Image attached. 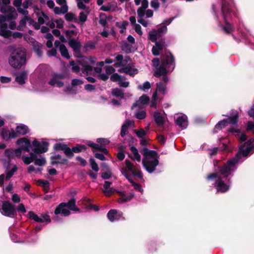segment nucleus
Segmentation results:
<instances>
[{
    "label": "nucleus",
    "instance_id": "obj_1",
    "mask_svg": "<svg viewBox=\"0 0 254 254\" xmlns=\"http://www.w3.org/2000/svg\"><path fill=\"white\" fill-rule=\"evenodd\" d=\"M254 139L251 138L245 142L241 145L235 157L228 160L223 166H218V173L211 174L207 176L208 180L215 181L217 191L225 192L229 190L231 183L229 176L236 170L238 164L244 161L243 157L254 152Z\"/></svg>",
    "mask_w": 254,
    "mask_h": 254
},
{
    "label": "nucleus",
    "instance_id": "obj_2",
    "mask_svg": "<svg viewBox=\"0 0 254 254\" xmlns=\"http://www.w3.org/2000/svg\"><path fill=\"white\" fill-rule=\"evenodd\" d=\"M175 68V60L173 55L168 53L165 56V59L159 67H157L154 75L155 77H159L163 76L162 80L157 83V88L152 95L150 107L157 108V104L161 101L162 97L160 94L165 95L167 93V84L168 81V77L166 75L167 72H172Z\"/></svg>",
    "mask_w": 254,
    "mask_h": 254
},
{
    "label": "nucleus",
    "instance_id": "obj_3",
    "mask_svg": "<svg viewBox=\"0 0 254 254\" xmlns=\"http://www.w3.org/2000/svg\"><path fill=\"white\" fill-rule=\"evenodd\" d=\"M10 0H0V10L5 15H0V35L4 37L11 36V32L7 30V21L15 19L17 13L15 8L9 5Z\"/></svg>",
    "mask_w": 254,
    "mask_h": 254
},
{
    "label": "nucleus",
    "instance_id": "obj_4",
    "mask_svg": "<svg viewBox=\"0 0 254 254\" xmlns=\"http://www.w3.org/2000/svg\"><path fill=\"white\" fill-rule=\"evenodd\" d=\"M234 14L232 3L228 2V0H222L220 15L216 13V18L219 26L226 33H230L233 30L229 20Z\"/></svg>",
    "mask_w": 254,
    "mask_h": 254
},
{
    "label": "nucleus",
    "instance_id": "obj_5",
    "mask_svg": "<svg viewBox=\"0 0 254 254\" xmlns=\"http://www.w3.org/2000/svg\"><path fill=\"white\" fill-rule=\"evenodd\" d=\"M144 156L142 164L149 173H152L155 170L156 167L159 164V156L154 150H150L144 147L141 150Z\"/></svg>",
    "mask_w": 254,
    "mask_h": 254
},
{
    "label": "nucleus",
    "instance_id": "obj_6",
    "mask_svg": "<svg viewBox=\"0 0 254 254\" xmlns=\"http://www.w3.org/2000/svg\"><path fill=\"white\" fill-rule=\"evenodd\" d=\"M49 143L45 141H38L34 139L32 141V146L33 147L32 151L29 153V155H23L22 156V160L26 165H29L33 162V159L35 157V154H40L47 151Z\"/></svg>",
    "mask_w": 254,
    "mask_h": 254
},
{
    "label": "nucleus",
    "instance_id": "obj_7",
    "mask_svg": "<svg viewBox=\"0 0 254 254\" xmlns=\"http://www.w3.org/2000/svg\"><path fill=\"white\" fill-rule=\"evenodd\" d=\"M126 168L122 170L123 174L132 184L135 190L142 192L143 189L141 186L139 184L134 183L132 179V177H136L139 179L142 178L140 170L138 168L134 167L130 161L127 160L126 161Z\"/></svg>",
    "mask_w": 254,
    "mask_h": 254
},
{
    "label": "nucleus",
    "instance_id": "obj_8",
    "mask_svg": "<svg viewBox=\"0 0 254 254\" xmlns=\"http://www.w3.org/2000/svg\"><path fill=\"white\" fill-rule=\"evenodd\" d=\"M95 64V61L93 58H83L74 63L73 61L70 62L72 66V69L74 72L79 74H88L92 71V67Z\"/></svg>",
    "mask_w": 254,
    "mask_h": 254
},
{
    "label": "nucleus",
    "instance_id": "obj_9",
    "mask_svg": "<svg viewBox=\"0 0 254 254\" xmlns=\"http://www.w3.org/2000/svg\"><path fill=\"white\" fill-rule=\"evenodd\" d=\"M8 63L13 67L20 68L26 63V55L24 49L17 48L14 50L8 58Z\"/></svg>",
    "mask_w": 254,
    "mask_h": 254
},
{
    "label": "nucleus",
    "instance_id": "obj_10",
    "mask_svg": "<svg viewBox=\"0 0 254 254\" xmlns=\"http://www.w3.org/2000/svg\"><path fill=\"white\" fill-rule=\"evenodd\" d=\"M129 58L126 57L124 59L122 55H117L116 57L117 62L114 64L116 67L121 66L119 71L122 73H125L130 76H134L138 72V70L134 68L129 64H127Z\"/></svg>",
    "mask_w": 254,
    "mask_h": 254
},
{
    "label": "nucleus",
    "instance_id": "obj_11",
    "mask_svg": "<svg viewBox=\"0 0 254 254\" xmlns=\"http://www.w3.org/2000/svg\"><path fill=\"white\" fill-rule=\"evenodd\" d=\"M69 210L79 211V209L75 205L74 198L70 199L67 202L60 203L55 209V213L56 215L61 214L64 216H67L70 214Z\"/></svg>",
    "mask_w": 254,
    "mask_h": 254
},
{
    "label": "nucleus",
    "instance_id": "obj_12",
    "mask_svg": "<svg viewBox=\"0 0 254 254\" xmlns=\"http://www.w3.org/2000/svg\"><path fill=\"white\" fill-rule=\"evenodd\" d=\"M35 12L36 13L38 23H37L40 26V24H45L50 28L55 27V23L51 22V18L48 15L41 11L37 7L35 8Z\"/></svg>",
    "mask_w": 254,
    "mask_h": 254
},
{
    "label": "nucleus",
    "instance_id": "obj_13",
    "mask_svg": "<svg viewBox=\"0 0 254 254\" xmlns=\"http://www.w3.org/2000/svg\"><path fill=\"white\" fill-rule=\"evenodd\" d=\"M78 7L83 10L81 11L79 15V22L83 23L86 21L87 15L89 13V8L87 7L84 3H87L89 2L90 0H76Z\"/></svg>",
    "mask_w": 254,
    "mask_h": 254
},
{
    "label": "nucleus",
    "instance_id": "obj_14",
    "mask_svg": "<svg viewBox=\"0 0 254 254\" xmlns=\"http://www.w3.org/2000/svg\"><path fill=\"white\" fill-rule=\"evenodd\" d=\"M238 113L236 111L234 114L227 119H224L219 121L215 126V129H221L224 128L227 124H230L232 125H237L238 123Z\"/></svg>",
    "mask_w": 254,
    "mask_h": 254
},
{
    "label": "nucleus",
    "instance_id": "obj_15",
    "mask_svg": "<svg viewBox=\"0 0 254 254\" xmlns=\"http://www.w3.org/2000/svg\"><path fill=\"white\" fill-rule=\"evenodd\" d=\"M167 31V28L163 26L157 30H153L149 32L148 38L152 42H156L157 39L165 34Z\"/></svg>",
    "mask_w": 254,
    "mask_h": 254
},
{
    "label": "nucleus",
    "instance_id": "obj_16",
    "mask_svg": "<svg viewBox=\"0 0 254 254\" xmlns=\"http://www.w3.org/2000/svg\"><path fill=\"white\" fill-rule=\"evenodd\" d=\"M167 31V28L163 26L157 30H153L149 32L148 38L152 42H156L157 39L165 34Z\"/></svg>",
    "mask_w": 254,
    "mask_h": 254
},
{
    "label": "nucleus",
    "instance_id": "obj_17",
    "mask_svg": "<svg viewBox=\"0 0 254 254\" xmlns=\"http://www.w3.org/2000/svg\"><path fill=\"white\" fill-rule=\"evenodd\" d=\"M148 2H147L144 0L142 1V6L139 7L137 10L138 18L137 21L144 27H147L148 24V21L143 19L144 16V10L148 7Z\"/></svg>",
    "mask_w": 254,
    "mask_h": 254
},
{
    "label": "nucleus",
    "instance_id": "obj_18",
    "mask_svg": "<svg viewBox=\"0 0 254 254\" xmlns=\"http://www.w3.org/2000/svg\"><path fill=\"white\" fill-rule=\"evenodd\" d=\"M64 74L54 73L52 74L48 84L52 86L61 87L64 85V83L61 80L64 78Z\"/></svg>",
    "mask_w": 254,
    "mask_h": 254
},
{
    "label": "nucleus",
    "instance_id": "obj_19",
    "mask_svg": "<svg viewBox=\"0 0 254 254\" xmlns=\"http://www.w3.org/2000/svg\"><path fill=\"white\" fill-rule=\"evenodd\" d=\"M24 15V17L20 21L19 24L17 27V30H23L26 23H28L29 25H32L35 29H40V26L36 22H35L29 16H27V15Z\"/></svg>",
    "mask_w": 254,
    "mask_h": 254
},
{
    "label": "nucleus",
    "instance_id": "obj_20",
    "mask_svg": "<svg viewBox=\"0 0 254 254\" xmlns=\"http://www.w3.org/2000/svg\"><path fill=\"white\" fill-rule=\"evenodd\" d=\"M16 144L19 146V148L17 149H20L21 153L22 151L30 152V149L32 146V141H30L28 138L22 137L16 140Z\"/></svg>",
    "mask_w": 254,
    "mask_h": 254
},
{
    "label": "nucleus",
    "instance_id": "obj_21",
    "mask_svg": "<svg viewBox=\"0 0 254 254\" xmlns=\"http://www.w3.org/2000/svg\"><path fill=\"white\" fill-rule=\"evenodd\" d=\"M29 217L37 222H46L49 223L51 222L49 215L47 214H41L40 216L35 214L33 211L28 212Z\"/></svg>",
    "mask_w": 254,
    "mask_h": 254
},
{
    "label": "nucleus",
    "instance_id": "obj_22",
    "mask_svg": "<svg viewBox=\"0 0 254 254\" xmlns=\"http://www.w3.org/2000/svg\"><path fill=\"white\" fill-rule=\"evenodd\" d=\"M4 155L10 160L15 158H22V156L20 149L17 148L6 149L4 151Z\"/></svg>",
    "mask_w": 254,
    "mask_h": 254
},
{
    "label": "nucleus",
    "instance_id": "obj_23",
    "mask_svg": "<svg viewBox=\"0 0 254 254\" xmlns=\"http://www.w3.org/2000/svg\"><path fill=\"white\" fill-rule=\"evenodd\" d=\"M0 135L3 139L8 141L11 138H15L17 137L16 132L13 129H11L10 131L5 128H2L0 132Z\"/></svg>",
    "mask_w": 254,
    "mask_h": 254
},
{
    "label": "nucleus",
    "instance_id": "obj_24",
    "mask_svg": "<svg viewBox=\"0 0 254 254\" xmlns=\"http://www.w3.org/2000/svg\"><path fill=\"white\" fill-rule=\"evenodd\" d=\"M176 124L182 129H185L188 125V118L185 115H179L175 117Z\"/></svg>",
    "mask_w": 254,
    "mask_h": 254
},
{
    "label": "nucleus",
    "instance_id": "obj_25",
    "mask_svg": "<svg viewBox=\"0 0 254 254\" xmlns=\"http://www.w3.org/2000/svg\"><path fill=\"white\" fill-rule=\"evenodd\" d=\"M55 46L56 48L59 50L63 57L67 59H69L70 58V56L66 48L64 45L61 44L60 41L57 40L55 42Z\"/></svg>",
    "mask_w": 254,
    "mask_h": 254
},
{
    "label": "nucleus",
    "instance_id": "obj_26",
    "mask_svg": "<svg viewBox=\"0 0 254 254\" xmlns=\"http://www.w3.org/2000/svg\"><path fill=\"white\" fill-rule=\"evenodd\" d=\"M153 117L156 124L159 126H163L165 122V115L158 111L154 113Z\"/></svg>",
    "mask_w": 254,
    "mask_h": 254
},
{
    "label": "nucleus",
    "instance_id": "obj_27",
    "mask_svg": "<svg viewBox=\"0 0 254 254\" xmlns=\"http://www.w3.org/2000/svg\"><path fill=\"white\" fill-rule=\"evenodd\" d=\"M149 97L146 95H143L139 97V99L134 103L132 106V108L138 107H141L144 105H147L149 101Z\"/></svg>",
    "mask_w": 254,
    "mask_h": 254
},
{
    "label": "nucleus",
    "instance_id": "obj_28",
    "mask_svg": "<svg viewBox=\"0 0 254 254\" xmlns=\"http://www.w3.org/2000/svg\"><path fill=\"white\" fill-rule=\"evenodd\" d=\"M122 213L115 209L110 210L107 214V217L111 222H114L119 219Z\"/></svg>",
    "mask_w": 254,
    "mask_h": 254
},
{
    "label": "nucleus",
    "instance_id": "obj_29",
    "mask_svg": "<svg viewBox=\"0 0 254 254\" xmlns=\"http://www.w3.org/2000/svg\"><path fill=\"white\" fill-rule=\"evenodd\" d=\"M120 197L118 199V202L123 203L130 201L134 196L133 192H130L129 194H126L124 192H120Z\"/></svg>",
    "mask_w": 254,
    "mask_h": 254
},
{
    "label": "nucleus",
    "instance_id": "obj_30",
    "mask_svg": "<svg viewBox=\"0 0 254 254\" xmlns=\"http://www.w3.org/2000/svg\"><path fill=\"white\" fill-rule=\"evenodd\" d=\"M229 131L230 132L234 133L239 140L241 142L245 141L247 138V135L244 132L241 131L239 129L231 128Z\"/></svg>",
    "mask_w": 254,
    "mask_h": 254
},
{
    "label": "nucleus",
    "instance_id": "obj_31",
    "mask_svg": "<svg viewBox=\"0 0 254 254\" xmlns=\"http://www.w3.org/2000/svg\"><path fill=\"white\" fill-rule=\"evenodd\" d=\"M155 42V45L152 48V53L155 56H158L159 54L160 51L163 50L164 46V42L162 41H156Z\"/></svg>",
    "mask_w": 254,
    "mask_h": 254
},
{
    "label": "nucleus",
    "instance_id": "obj_32",
    "mask_svg": "<svg viewBox=\"0 0 254 254\" xmlns=\"http://www.w3.org/2000/svg\"><path fill=\"white\" fill-rule=\"evenodd\" d=\"M134 125V122L131 120H127L125 123L123 125L121 131V135L124 137L127 130L129 127H131Z\"/></svg>",
    "mask_w": 254,
    "mask_h": 254
},
{
    "label": "nucleus",
    "instance_id": "obj_33",
    "mask_svg": "<svg viewBox=\"0 0 254 254\" xmlns=\"http://www.w3.org/2000/svg\"><path fill=\"white\" fill-rule=\"evenodd\" d=\"M111 184L112 183L110 182H105L103 191L106 196L111 195L115 191V189L111 187Z\"/></svg>",
    "mask_w": 254,
    "mask_h": 254
},
{
    "label": "nucleus",
    "instance_id": "obj_34",
    "mask_svg": "<svg viewBox=\"0 0 254 254\" xmlns=\"http://www.w3.org/2000/svg\"><path fill=\"white\" fill-rule=\"evenodd\" d=\"M27 75L26 71L19 72L16 76L15 81L18 84L22 85L25 83V80L27 79Z\"/></svg>",
    "mask_w": 254,
    "mask_h": 254
},
{
    "label": "nucleus",
    "instance_id": "obj_35",
    "mask_svg": "<svg viewBox=\"0 0 254 254\" xmlns=\"http://www.w3.org/2000/svg\"><path fill=\"white\" fill-rule=\"evenodd\" d=\"M131 154L129 155V157L134 161L137 162H140L141 156L139 155L138 150L134 146L130 147Z\"/></svg>",
    "mask_w": 254,
    "mask_h": 254
},
{
    "label": "nucleus",
    "instance_id": "obj_36",
    "mask_svg": "<svg viewBox=\"0 0 254 254\" xmlns=\"http://www.w3.org/2000/svg\"><path fill=\"white\" fill-rule=\"evenodd\" d=\"M28 127L23 124H21L16 127L15 132H16L17 136L19 135H25L28 132Z\"/></svg>",
    "mask_w": 254,
    "mask_h": 254
},
{
    "label": "nucleus",
    "instance_id": "obj_37",
    "mask_svg": "<svg viewBox=\"0 0 254 254\" xmlns=\"http://www.w3.org/2000/svg\"><path fill=\"white\" fill-rule=\"evenodd\" d=\"M83 83V82L80 79H73L71 81V85H69L67 86L64 90L65 91H68L70 92H73L75 90L74 89V86L76 85H78L82 84Z\"/></svg>",
    "mask_w": 254,
    "mask_h": 254
},
{
    "label": "nucleus",
    "instance_id": "obj_38",
    "mask_svg": "<svg viewBox=\"0 0 254 254\" xmlns=\"http://www.w3.org/2000/svg\"><path fill=\"white\" fill-rule=\"evenodd\" d=\"M13 5L17 8L18 12L23 15H27L28 12L26 9H23L21 7L22 0H14L13 2Z\"/></svg>",
    "mask_w": 254,
    "mask_h": 254
},
{
    "label": "nucleus",
    "instance_id": "obj_39",
    "mask_svg": "<svg viewBox=\"0 0 254 254\" xmlns=\"http://www.w3.org/2000/svg\"><path fill=\"white\" fill-rule=\"evenodd\" d=\"M37 154H35V157L33 159V162L36 165L38 166H43L46 164V161L45 158L42 156H40L39 157L37 156Z\"/></svg>",
    "mask_w": 254,
    "mask_h": 254
},
{
    "label": "nucleus",
    "instance_id": "obj_40",
    "mask_svg": "<svg viewBox=\"0 0 254 254\" xmlns=\"http://www.w3.org/2000/svg\"><path fill=\"white\" fill-rule=\"evenodd\" d=\"M52 164H63L66 161V160L62 159L61 156L60 155H56L51 157Z\"/></svg>",
    "mask_w": 254,
    "mask_h": 254
},
{
    "label": "nucleus",
    "instance_id": "obj_41",
    "mask_svg": "<svg viewBox=\"0 0 254 254\" xmlns=\"http://www.w3.org/2000/svg\"><path fill=\"white\" fill-rule=\"evenodd\" d=\"M128 24V22L124 21L122 22H117L116 23L117 26L120 29V33L121 34H123L125 32L126 30V27L127 25Z\"/></svg>",
    "mask_w": 254,
    "mask_h": 254
},
{
    "label": "nucleus",
    "instance_id": "obj_42",
    "mask_svg": "<svg viewBox=\"0 0 254 254\" xmlns=\"http://www.w3.org/2000/svg\"><path fill=\"white\" fill-rule=\"evenodd\" d=\"M149 130V127H146L145 128V130L143 128H140L139 129H135L134 130V132L136 134L137 136L139 138H143L146 134L147 132Z\"/></svg>",
    "mask_w": 254,
    "mask_h": 254
},
{
    "label": "nucleus",
    "instance_id": "obj_43",
    "mask_svg": "<svg viewBox=\"0 0 254 254\" xmlns=\"http://www.w3.org/2000/svg\"><path fill=\"white\" fill-rule=\"evenodd\" d=\"M68 10V7L67 5H63L61 7H54V11L55 13L57 14H64L66 13Z\"/></svg>",
    "mask_w": 254,
    "mask_h": 254
},
{
    "label": "nucleus",
    "instance_id": "obj_44",
    "mask_svg": "<svg viewBox=\"0 0 254 254\" xmlns=\"http://www.w3.org/2000/svg\"><path fill=\"white\" fill-rule=\"evenodd\" d=\"M69 44L75 52H78L79 51L80 45L77 41L74 39H70L69 42Z\"/></svg>",
    "mask_w": 254,
    "mask_h": 254
},
{
    "label": "nucleus",
    "instance_id": "obj_45",
    "mask_svg": "<svg viewBox=\"0 0 254 254\" xmlns=\"http://www.w3.org/2000/svg\"><path fill=\"white\" fill-rule=\"evenodd\" d=\"M135 117L138 120H143L145 118L146 114L144 110H138L135 112Z\"/></svg>",
    "mask_w": 254,
    "mask_h": 254
},
{
    "label": "nucleus",
    "instance_id": "obj_46",
    "mask_svg": "<svg viewBox=\"0 0 254 254\" xmlns=\"http://www.w3.org/2000/svg\"><path fill=\"white\" fill-rule=\"evenodd\" d=\"M41 47L42 45L38 43L33 45V50L38 57H41L42 55Z\"/></svg>",
    "mask_w": 254,
    "mask_h": 254
},
{
    "label": "nucleus",
    "instance_id": "obj_47",
    "mask_svg": "<svg viewBox=\"0 0 254 254\" xmlns=\"http://www.w3.org/2000/svg\"><path fill=\"white\" fill-rule=\"evenodd\" d=\"M151 88V84L149 81L144 82L142 85H139L138 88L144 92L149 90Z\"/></svg>",
    "mask_w": 254,
    "mask_h": 254
},
{
    "label": "nucleus",
    "instance_id": "obj_48",
    "mask_svg": "<svg viewBox=\"0 0 254 254\" xmlns=\"http://www.w3.org/2000/svg\"><path fill=\"white\" fill-rule=\"evenodd\" d=\"M112 94L115 97H120L121 98H124V93L122 90L118 88L114 89L112 91Z\"/></svg>",
    "mask_w": 254,
    "mask_h": 254
},
{
    "label": "nucleus",
    "instance_id": "obj_49",
    "mask_svg": "<svg viewBox=\"0 0 254 254\" xmlns=\"http://www.w3.org/2000/svg\"><path fill=\"white\" fill-rule=\"evenodd\" d=\"M17 166L16 165H14L11 170L7 171L6 173V176L5 177V179L9 180L13 176V175L17 171Z\"/></svg>",
    "mask_w": 254,
    "mask_h": 254
},
{
    "label": "nucleus",
    "instance_id": "obj_50",
    "mask_svg": "<svg viewBox=\"0 0 254 254\" xmlns=\"http://www.w3.org/2000/svg\"><path fill=\"white\" fill-rule=\"evenodd\" d=\"M86 149V147L84 145H77L76 146L72 147V150L74 152L78 153Z\"/></svg>",
    "mask_w": 254,
    "mask_h": 254
},
{
    "label": "nucleus",
    "instance_id": "obj_51",
    "mask_svg": "<svg viewBox=\"0 0 254 254\" xmlns=\"http://www.w3.org/2000/svg\"><path fill=\"white\" fill-rule=\"evenodd\" d=\"M51 22H54L55 23V27L56 26L58 28H62L63 27L64 21L61 19H56L54 20L51 19Z\"/></svg>",
    "mask_w": 254,
    "mask_h": 254
},
{
    "label": "nucleus",
    "instance_id": "obj_52",
    "mask_svg": "<svg viewBox=\"0 0 254 254\" xmlns=\"http://www.w3.org/2000/svg\"><path fill=\"white\" fill-rule=\"evenodd\" d=\"M92 169L96 172H98L99 170L97 164L96 163L94 158H90L89 160Z\"/></svg>",
    "mask_w": 254,
    "mask_h": 254
},
{
    "label": "nucleus",
    "instance_id": "obj_53",
    "mask_svg": "<svg viewBox=\"0 0 254 254\" xmlns=\"http://www.w3.org/2000/svg\"><path fill=\"white\" fill-rule=\"evenodd\" d=\"M66 144L62 143H56L54 145V148L55 150H63L66 146Z\"/></svg>",
    "mask_w": 254,
    "mask_h": 254
},
{
    "label": "nucleus",
    "instance_id": "obj_54",
    "mask_svg": "<svg viewBox=\"0 0 254 254\" xmlns=\"http://www.w3.org/2000/svg\"><path fill=\"white\" fill-rule=\"evenodd\" d=\"M65 148L63 150L65 154L68 157H71L73 156V150H71L67 145Z\"/></svg>",
    "mask_w": 254,
    "mask_h": 254
},
{
    "label": "nucleus",
    "instance_id": "obj_55",
    "mask_svg": "<svg viewBox=\"0 0 254 254\" xmlns=\"http://www.w3.org/2000/svg\"><path fill=\"white\" fill-rule=\"evenodd\" d=\"M104 62H100L98 63L97 64V66L94 67L95 72L96 73H100L102 70L101 67L104 65Z\"/></svg>",
    "mask_w": 254,
    "mask_h": 254
},
{
    "label": "nucleus",
    "instance_id": "obj_56",
    "mask_svg": "<svg viewBox=\"0 0 254 254\" xmlns=\"http://www.w3.org/2000/svg\"><path fill=\"white\" fill-rule=\"evenodd\" d=\"M122 76L119 75L118 74L114 73L113 74H112L111 75L110 79L113 81H114V82L119 81H119H120L121 79H122Z\"/></svg>",
    "mask_w": 254,
    "mask_h": 254
},
{
    "label": "nucleus",
    "instance_id": "obj_57",
    "mask_svg": "<svg viewBox=\"0 0 254 254\" xmlns=\"http://www.w3.org/2000/svg\"><path fill=\"white\" fill-rule=\"evenodd\" d=\"M246 129L247 131H251L254 133V121L249 122L247 123Z\"/></svg>",
    "mask_w": 254,
    "mask_h": 254
},
{
    "label": "nucleus",
    "instance_id": "obj_58",
    "mask_svg": "<svg viewBox=\"0 0 254 254\" xmlns=\"http://www.w3.org/2000/svg\"><path fill=\"white\" fill-rule=\"evenodd\" d=\"M133 28L135 30V31L139 35H142V31L141 30V27L140 25L138 24H134V26H133Z\"/></svg>",
    "mask_w": 254,
    "mask_h": 254
},
{
    "label": "nucleus",
    "instance_id": "obj_59",
    "mask_svg": "<svg viewBox=\"0 0 254 254\" xmlns=\"http://www.w3.org/2000/svg\"><path fill=\"white\" fill-rule=\"evenodd\" d=\"M97 142L99 143L102 146L106 145L109 143V141L108 139H107L106 138H98L97 139Z\"/></svg>",
    "mask_w": 254,
    "mask_h": 254
},
{
    "label": "nucleus",
    "instance_id": "obj_60",
    "mask_svg": "<svg viewBox=\"0 0 254 254\" xmlns=\"http://www.w3.org/2000/svg\"><path fill=\"white\" fill-rule=\"evenodd\" d=\"M38 184L39 186L45 188L48 187L49 185L48 181L44 180H39L38 181Z\"/></svg>",
    "mask_w": 254,
    "mask_h": 254
},
{
    "label": "nucleus",
    "instance_id": "obj_61",
    "mask_svg": "<svg viewBox=\"0 0 254 254\" xmlns=\"http://www.w3.org/2000/svg\"><path fill=\"white\" fill-rule=\"evenodd\" d=\"M151 6L154 9H157L160 6V4L157 0H152L151 2Z\"/></svg>",
    "mask_w": 254,
    "mask_h": 254
},
{
    "label": "nucleus",
    "instance_id": "obj_62",
    "mask_svg": "<svg viewBox=\"0 0 254 254\" xmlns=\"http://www.w3.org/2000/svg\"><path fill=\"white\" fill-rule=\"evenodd\" d=\"M65 18L68 21H72L75 18V16L72 13H67L65 15Z\"/></svg>",
    "mask_w": 254,
    "mask_h": 254
},
{
    "label": "nucleus",
    "instance_id": "obj_63",
    "mask_svg": "<svg viewBox=\"0 0 254 254\" xmlns=\"http://www.w3.org/2000/svg\"><path fill=\"white\" fill-rule=\"evenodd\" d=\"M32 2L30 0H25V1L23 2L22 4L23 9L27 10L29 6H30Z\"/></svg>",
    "mask_w": 254,
    "mask_h": 254
},
{
    "label": "nucleus",
    "instance_id": "obj_64",
    "mask_svg": "<svg viewBox=\"0 0 254 254\" xmlns=\"http://www.w3.org/2000/svg\"><path fill=\"white\" fill-rule=\"evenodd\" d=\"M105 69L107 74H111L115 71L114 68L112 66H106Z\"/></svg>",
    "mask_w": 254,
    "mask_h": 254
}]
</instances>
